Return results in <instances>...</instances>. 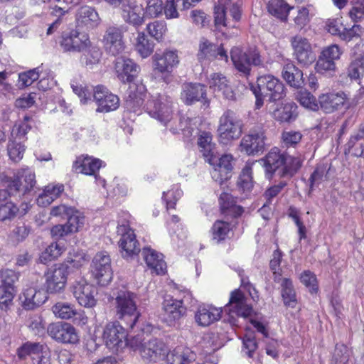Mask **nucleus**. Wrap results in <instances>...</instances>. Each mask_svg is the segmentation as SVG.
Listing matches in <instances>:
<instances>
[{
    "label": "nucleus",
    "instance_id": "nucleus-1",
    "mask_svg": "<svg viewBox=\"0 0 364 364\" xmlns=\"http://www.w3.org/2000/svg\"><path fill=\"white\" fill-rule=\"evenodd\" d=\"M260 161L269 179H272L274 175L279 178H290L297 173L302 165L299 158L292 156L277 147L272 148L260 159Z\"/></svg>",
    "mask_w": 364,
    "mask_h": 364
},
{
    "label": "nucleus",
    "instance_id": "nucleus-2",
    "mask_svg": "<svg viewBox=\"0 0 364 364\" xmlns=\"http://www.w3.org/2000/svg\"><path fill=\"white\" fill-rule=\"evenodd\" d=\"M250 87L256 98L255 107L257 109L262 107L264 97H268L270 102H274L285 96L284 84L272 75L257 77V85L250 84Z\"/></svg>",
    "mask_w": 364,
    "mask_h": 364
},
{
    "label": "nucleus",
    "instance_id": "nucleus-3",
    "mask_svg": "<svg viewBox=\"0 0 364 364\" xmlns=\"http://www.w3.org/2000/svg\"><path fill=\"white\" fill-rule=\"evenodd\" d=\"M114 296L113 305L117 318L124 320L127 326L133 328L140 316L137 310L136 294L126 289H120L114 293Z\"/></svg>",
    "mask_w": 364,
    "mask_h": 364
},
{
    "label": "nucleus",
    "instance_id": "nucleus-4",
    "mask_svg": "<svg viewBox=\"0 0 364 364\" xmlns=\"http://www.w3.org/2000/svg\"><path fill=\"white\" fill-rule=\"evenodd\" d=\"M242 121L231 109L226 110L220 117L217 132L219 140L224 144L238 139L243 129Z\"/></svg>",
    "mask_w": 364,
    "mask_h": 364
},
{
    "label": "nucleus",
    "instance_id": "nucleus-5",
    "mask_svg": "<svg viewBox=\"0 0 364 364\" xmlns=\"http://www.w3.org/2000/svg\"><path fill=\"white\" fill-rule=\"evenodd\" d=\"M230 58L235 68L245 76L250 75L252 66H262L263 60L259 52L255 49L243 51L235 47L230 51Z\"/></svg>",
    "mask_w": 364,
    "mask_h": 364
},
{
    "label": "nucleus",
    "instance_id": "nucleus-6",
    "mask_svg": "<svg viewBox=\"0 0 364 364\" xmlns=\"http://www.w3.org/2000/svg\"><path fill=\"white\" fill-rule=\"evenodd\" d=\"M125 30L122 26L112 25L105 30L102 38L105 52L111 56H117L126 49Z\"/></svg>",
    "mask_w": 364,
    "mask_h": 364
},
{
    "label": "nucleus",
    "instance_id": "nucleus-7",
    "mask_svg": "<svg viewBox=\"0 0 364 364\" xmlns=\"http://www.w3.org/2000/svg\"><path fill=\"white\" fill-rule=\"evenodd\" d=\"M146 109L150 116L164 124L172 119V100L168 96L159 95L149 100L146 103Z\"/></svg>",
    "mask_w": 364,
    "mask_h": 364
},
{
    "label": "nucleus",
    "instance_id": "nucleus-8",
    "mask_svg": "<svg viewBox=\"0 0 364 364\" xmlns=\"http://www.w3.org/2000/svg\"><path fill=\"white\" fill-rule=\"evenodd\" d=\"M290 43L293 49V56L299 65L306 67L316 60V55L306 38L296 35L291 38Z\"/></svg>",
    "mask_w": 364,
    "mask_h": 364
},
{
    "label": "nucleus",
    "instance_id": "nucleus-9",
    "mask_svg": "<svg viewBox=\"0 0 364 364\" xmlns=\"http://www.w3.org/2000/svg\"><path fill=\"white\" fill-rule=\"evenodd\" d=\"M92 275L101 286H106L112 279L113 272L111 267V259L106 252L96 254L92 260Z\"/></svg>",
    "mask_w": 364,
    "mask_h": 364
},
{
    "label": "nucleus",
    "instance_id": "nucleus-10",
    "mask_svg": "<svg viewBox=\"0 0 364 364\" xmlns=\"http://www.w3.org/2000/svg\"><path fill=\"white\" fill-rule=\"evenodd\" d=\"M265 138L263 128L260 126L255 127L242 139L240 142L242 150L248 155L262 153L265 149Z\"/></svg>",
    "mask_w": 364,
    "mask_h": 364
},
{
    "label": "nucleus",
    "instance_id": "nucleus-11",
    "mask_svg": "<svg viewBox=\"0 0 364 364\" xmlns=\"http://www.w3.org/2000/svg\"><path fill=\"white\" fill-rule=\"evenodd\" d=\"M70 289L74 297L80 306L90 308L96 304L97 289L85 279L81 278L78 281L75 280Z\"/></svg>",
    "mask_w": 364,
    "mask_h": 364
},
{
    "label": "nucleus",
    "instance_id": "nucleus-12",
    "mask_svg": "<svg viewBox=\"0 0 364 364\" xmlns=\"http://www.w3.org/2000/svg\"><path fill=\"white\" fill-rule=\"evenodd\" d=\"M60 43L65 51L81 52L90 48L91 42L87 33L72 30L63 33Z\"/></svg>",
    "mask_w": 364,
    "mask_h": 364
},
{
    "label": "nucleus",
    "instance_id": "nucleus-13",
    "mask_svg": "<svg viewBox=\"0 0 364 364\" xmlns=\"http://www.w3.org/2000/svg\"><path fill=\"white\" fill-rule=\"evenodd\" d=\"M181 97L186 105H192L197 102H201L205 107H208L210 105V100L207 97L206 87L200 83H183Z\"/></svg>",
    "mask_w": 364,
    "mask_h": 364
},
{
    "label": "nucleus",
    "instance_id": "nucleus-14",
    "mask_svg": "<svg viewBox=\"0 0 364 364\" xmlns=\"http://www.w3.org/2000/svg\"><path fill=\"white\" fill-rule=\"evenodd\" d=\"M48 333L53 339L63 343H76L79 340L75 327L65 322L50 323L48 327Z\"/></svg>",
    "mask_w": 364,
    "mask_h": 364
},
{
    "label": "nucleus",
    "instance_id": "nucleus-15",
    "mask_svg": "<svg viewBox=\"0 0 364 364\" xmlns=\"http://www.w3.org/2000/svg\"><path fill=\"white\" fill-rule=\"evenodd\" d=\"M217 58L224 60L225 62L228 61V56L222 44L218 46L205 38H200L197 53L198 60L200 63H203L213 60Z\"/></svg>",
    "mask_w": 364,
    "mask_h": 364
},
{
    "label": "nucleus",
    "instance_id": "nucleus-16",
    "mask_svg": "<svg viewBox=\"0 0 364 364\" xmlns=\"http://www.w3.org/2000/svg\"><path fill=\"white\" fill-rule=\"evenodd\" d=\"M125 336L124 328L117 321L108 323L102 335L106 346L113 352H117L122 348Z\"/></svg>",
    "mask_w": 364,
    "mask_h": 364
},
{
    "label": "nucleus",
    "instance_id": "nucleus-17",
    "mask_svg": "<svg viewBox=\"0 0 364 364\" xmlns=\"http://www.w3.org/2000/svg\"><path fill=\"white\" fill-rule=\"evenodd\" d=\"M93 97L97 105V112H109L117 109L119 105V97L102 85L95 87Z\"/></svg>",
    "mask_w": 364,
    "mask_h": 364
},
{
    "label": "nucleus",
    "instance_id": "nucleus-18",
    "mask_svg": "<svg viewBox=\"0 0 364 364\" xmlns=\"http://www.w3.org/2000/svg\"><path fill=\"white\" fill-rule=\"evenodd\" d=\"M139 353L141 358L149 362H157L162 360L166 353V348L165 343L157 338H152L141 344Z\"/></svg>",
    "mask_w": 364,
    "mask_h": 364
},
{
    "label": "nucleus",
    "instance_id": "nucleus-19",
    "mask_svg": "<svg viewBox=\"0 0 364 364\" xmlns=\"http://www.w3.org/2000/svg\"><path fill=\"white\" fill-rule=\"evenodd\" d=\"M246 301L244 294L240 291L235 290L231 293L229 303L225 305L224 310L231 317L234 315L247 317L251 315L252 309Z\"/></svg>",
    "mask_w": 364,
    "mask_h": 364
},
{
    "label": "nucleus",
    "instance_id": "nucleus-20",
    "mask_svg": "<svg viewBox=\"0 0 364 364\" xmlns=\"http://www.w3.org/2000/svg\"><path fill=\"white\" fill-rule=\"evenodd\" d=\"M127 227L122 225L118 228L117 232L122 233V237L119 241V247L123 257H132L140 252L139 242L136 239L134 231H126Z\"/></svg>",
    "mask_w": 364,
    "mask_h": 364
},
{
    "label": "nucleus",
    "instance_id": "nucleus-21",
    "mask_svg": "<svg viewBox=\"0 0 364 364\" xmlns=\"http://www.w3.org/2000/svg\"><path fill=\"white\" fill-rule=\"evenodd\" d=\"M155 72H172L180 62L177 50H165L162 54L156 53L152 57Z\"/></svg>",
    "mask_w": 364,
    "mask_h": 364
},
{
    "label": "nucleus",
    "instance_id": "nucleus-22",
    "mask_svg": "<svg viewBox=\"0 0 364 364\" xmlns=\"http://www.w3.org/2000/svg\"><path fill=\"white\" fill-rule=\"evenodd\" d=\"M67 267L60 264H56L54 269L48 272L46 277L47 291L51 294L59 292L63 289L66 284Z\"/></svg>",
    "mask_w": 364,
    "mask_h": 364
},
{
    "label": "nucleus",
    "instance_id": "nucleus-23",
    "mask_svg": "<svg viewBox=\"0 0 364 364\" xmlns=\"http://www.w3.org/2000/svg\"><path fill=\"white\" fill-rule=\"evenodd\" d=\"M118 79L123 83L132 82L136 77L139 67L130 58H118L115 63Z\"/></svg>",
    "mask_w": 364,
    "mask_h": 364
},
{
    "label": "nucleus",
    "instance_id": "nucleus-24",
    "mask_svg": "<svg viewBox=\"0 0 364 364\" xmlns=\"http://www.w3.org/2000/svg\"><path fill=\"white\" fill-rule=\"evenodd\" d=\"M344 92L322 94L318 97V106L326 113H333L342 109L346 103Z\"/></svg>",
    "mask_w": 364,
    "mask_h": 364
},
{
    "label": "nucleus",
    "instance_id": "nucleus-25",
    "mask_svg": "<svg viewBox=\"0 0 364 364\" xmlns=\"http://www.w3.org/2000/svg\"><path fill=\"white\" fill-rule=\"evenodd\" d=\"M164 320L171 326L176 321L179 320L186 314V308L181 300L174 299H165L163 303Z\"/></svg>",
    "mask_w": 364,
    "mask_h": 364
},
{
    "label": "nucleus",
    "instance_id": "nucleus-26",
    "mask_svg": "<svg viewBox=\"0 0 364 364\" xmlns=\"http://www.w3.org/2000/svg\"><path fill=\"white\" fill-rule=\"evenodd\" d=\"M84 224V217L82 215L70 216L64 225H56L50 229V235L54 239H60L69 234L76 232Z\"/></svg>",
    "mask_w": 364,
    "mask_h": 364
},
{
    "label": "nucleus",
    "instance_id": "nucleus-27",
    "mask_svg": "<svg viewBox=\"0 0 364 364\" xmlns=\"http://www.w3.org/2000/svg\"><path fill=\"white\" fill-rule=\"evenodd\" d=\"M19 299L25 309L32 310L42 305L46 301L47 296L43 290L29 287L23 291Z\"/></svg>",
    "mask_w": 364,
    "mask_h": 364
},
{
    "label": "nucleus",
    "instance_id": "nucleus-28",
    "mask_svg": "<svg viewBox=\"0 0 364 364\" xmlns=\"http://www.w3.org/2000/svg\"><path fill=\"white\" fill-rule=\"evenodd\" d=\"M210 87L217 95L222 96L229 100H235V95L229 81L220 73H213L210 75Z\"/></svg>",
    "mask_w": 364,
    "mask_h": 364
},
{
    "label": "nucleus",
    "instance_id": "nucleus-29",
    "mask_svg": "<svg viewBox=\"0 0 364 364\" xmlns=\"http://www.w3.org/2000/svg\"><path fill=\"white\" fill-rule=\"evenodd\" d=\"M122 15L124 20L134 26H140L144 22L141 16V6L136 0H125L121 5Z\"/></svg>",
    "mask_w": 364,
    "mask_h": 364
},
{
    "label": "nucleus",
    "instance_id": "nucleus-30",
    "mask_svg": "<svg viewBox=\"0 0 364 364\" xmlns=\"http://www.w3.org/2000/svg\"><path fill=\"white\" fill-rule=\"evenodd\" d=\"M223 309L212 305H203L198 308L195 315L196 321L198 325L208 326L221 318Z\"/></svg>",
    "mask_w": 364,
    "mask_h": 364
},
{
    "label": "nucleus",
    "instance_id": "nucleus-31",
    "mask_svg": "<svg viewBox=\"0 0 364 364\" xmlns=\"http://www.w3.org/2000/svg\"><path fill=\"white\" fill-rule=\"evenodd\" d=\"M100 18L97 12L92 7L84 6L80 7L76 14L77 26L92 29L97 26Z\"/></svg>",
    "mask_w": 364,
    "mask_h": 364
},
{
    "label": "nucleus",
    "instance_id": "nucleus-32",
    "mask_svg": "<svg viewBox=\"0 0 364 364\" xmlns=\"http://www.w3.org/2000/svg\"><path fill=\"white\" fill-rule=\"evenodd\" d=\"M142 255L146 264L156 274H164L166 272V264L163 259V255L156 252L154 250L144 247Z\"/></svg>",
    "mask_w": 364,
    "mask_h": 364
},
{
    "label": "nucleus",
    "instance_id": "nucleus-33",
    "mask_svg": "<svg viewBox=\"0 0 364 364\" xmlns=\"http://www.w3.org/2000/svg\"><path fill=\"white\" fill-rule=\"evenodd\" d=\"M284 80L295 88H301L304 85L302 71L293 63H288L283 67L282 72Z\"/></svg>",
    "mask_w": 364,
    "mask_h": 364
},
{
    "label": "nucleus",
    "instance_id": "nucleus-34",
    "mask_svg": "<svg viewBox=\"0 0 364 364\" xmlns=\"http://www.w3.org/2000/svg\"><path fill=\"white\" fill-rule=\"evenodd\" d=\"M198 145L205 160L211 163L215 157V144L212 142V134L202 132L198 139Z\"/></svg>",
    "mask_w": 364,
    "mask_h": 364
},
{
    "label": "nucleus",
    "instance_id": "nucleus-35",
    "mask_svg": "<svg viewBox=\"0 0 364 364\" xmlns=\"http://www.w3.org/2000/svg\"><path fill=\"white\" fill-rule=\"evenodd\" d=\"M192 360H194L193 352L182 346H178L166 354L167 364H188Z\"/></svg>",
    "mask_w": 364,
    "mask_h": 364
},
{
    "label": "nucleus",
    "instance_id": "nucleus-36",
    "mask_svg": "<svg viewBox=\"0 0 364 364\" xmlns=\"http://www.w3.org/2000/svg\"><path fill=\"white\" fill-rule=\"evenodd\" d=\"M291 8L284 0H269L267 9L270 14L285 21Z\"/></svg>",
    "mask_w": 364,
    "mask_h": 364
},
{
    "label": "nucleus",
    "instance_id": "nucleus-37",
    "mask_svg": "<svg viewBox=\"0 0 364 364\" xmlns=\"http://www.w3.org/2000/svg\"><path fill=\"white\" fill-rule=\"evenodd\" d=\"M25 205L26 208H23L21 211L19 208L17 207L16 204L12 202H7L4 204L0 205V220L1 221H6V220H12L14 219L18 213L21 215H23L27 212L28 205L22 204V206Z\"/></svg>",
    "mask_w": 364,
    "mask_h": 364
},
{
    "label": "nucleus",
    "instance_id": "nucleus-38",
    "mask_svg": "<svg viewBox=\"0 0 364 364\" xmlns=\"http://www.w3.org/2000/svg\"><path fill=\"white\" fill-rule=\"evenodd\" d=\"M281 292L284 304L286 306L294 308L297 304V300L293 283L290 279L282 280Z\"/></svg>",
    "mask_w": 364,
    "mask_h": 364
},
{
    "label": "nucleus",
    "instance_id": "nucleus-39",
    "mask_svg": "<svg viewBox=\"0 0 364 364\" xmlns=\"http://www.w3.org/2000/svg\"><path fill=\"white\" fill-rule=\"evenodd\" d=\"M102 165V161L97 159L85 157L82 161L77 160L74 164V168L87 175H95Z\"/></svg>",
    "mask_w": 364,
    "mask_h": 364
},
{
    "label": "nucleus",
    "instance_id": "nucleus-40",
    "mask_svg": "<svg viewBox=\"0 0 364 364\" xmlns=\"http://www.w3.org/2000/svg\"><path fill=\"white\" fill-rule=\"evenodd\" d=\"M330 170L331 166L328 164H321L316 166L309 178L310 191H312L314 186L328 179V175Z\"/></svg>",
    "mask_w": 364,
    "mask_h": 364
},
{
    "label": "nucleus",
    "instance_id": "nucleus-41",
    "mask_svg": "<svg viewBox=\"0 0 364 364\" xmlns=\"http://www.w3.org/2000/svg\"><path fill=\"white\" fill-rule=\"evenodd\" d=\"M52 311L55 316L61 319H70L77 314L75 306L64 301L57 302L52 307Z\"/></svg>",
    "mask_w": 364,
    "mask_h": 364
},
{
    "label": "nucleus",
    "instance_id": "nucleus-42",
    "mask_svg": "<svg viewBox=\"0 0 364 364\" xmlns=\"http://www.w3.org/2000/svg\"><path fill=\"white\" fill-rule=\"evenodd\" d=\"M136 50L142 58L149 56L154 50V43L151 42L144 33H139L136 43Z\"/></svg>",
    "mask_w": 364,
    "mask_h": 364
},
{
    "label": "nucleus",
    "instance_id": "nucleus-43",
    "mask_svg": "<svg viewBox=\"0 0 364 364\" xmlns=\"http://www.w3.org/2000/svg\"><path fill=\"white\" fill-rule=\"evenodd\" d=\"M0 278L2 282L1 286L5 287L14 296V284L18 279V274L12 269H2L0 271Z\"/></svg>",
    "mask_w": 364,
    "mask_h": 364
},
{
    "label": "nucleus",
    "instance_id": "nucleus-44",
    "mask_svg": "<svg viewBox=\"0 0 364 364\" xmlns=\"http://www.w3.org/2000/svg\"><path fill=\"white\" fill-rule=\"evenodd\" d=\"M296 100L300 104L309 109L316 111L319 108L316 97L306 90H300L296 94Z\"/></svg>",
    "mask_w": 364,
    "mask_h": 364
},
{
    "label": "nucleus",
    "instance_id": "nucleus-45",
    "mask_svg": "<svg viewBox=\"0 0 364 364\" xmlns=\"http://www.w3.org/2000/svg\"><path fill=\"white\" fill-rule=\"evenodd\" d=\"M17 139L15 138L14 140H9L7 146L8 155L14 162L21 160L25 152V146Z\"/></svg>",
    "mask_w": 364,
    "mask_h": 364
},
{
    "label": "nucleus",
    "instance_id": "nucleus-46",
    "mask_svg": "<svg viewBox=\"0 0 364 364\" xmlns=\"http://www.w3.org/2000/svg\"><path fill=\"white\" fill-rule=\"evenodd\" d=\"M297 117V106L293 102L285 104L282 108L278 110V119L281 122H289Z\"/></svg>",
    "mask_w": 364,
    "mask_h": 364
},
{
    "label": "nucleus",
    "instance_id": "nucleus-47",
    "mask_svg": "<svg viewBox=\"0 0 364 364\" xmlns=\"http://www.w3.org/2000/svg\"><path fill=\"white\" fill-rule=\"evenodd\" d=\"M233 158L230 154H225L219 159L218 170L215 169L213 177L215 176L218 172L224 177V179L229 178L228 173L231 172L233 168L232 165Z\"/></svg>",
    "mask_w": 364,
    "mask_h": 364
},
{
    "label": "nucleus",
    "instance_id": "nucleus-48",
    "mask_svg": "<svg viewBox=\"0 0 364 364\" xmlns=\"http://www.w3.org/2000/svg\"><path fill=\"white\" fill-rule=\"evenodd\" d=\"M146 29L151 37L160 41L167 30L166 23L164 21H154L147 25Z\"/></svg>",
    "mask_w": 364,
    "mask_h": 364
},
{
    "label": "nucleus",
    "instance_id": "nucleus-49",
    "mask_svg": "<svg viewBox=\"0 0 364 364\" xmlns=\"http://www.w3.org/2000/svg\"><path fill=\"white\" fill-rule=\"evenodd\" d=\"M302 134L299 131L285 130L282 134V142L285 147H296L301 141Z\"/></svg>",
    "mask_w": 364,
    "mask_h": 364
},
{
    "label": "nucleus",
    "instance_id": "nucleus-50",
    "mask_svg": "<svg viewBox=\"0 0 364 364\" xmlns=\"http://www.w3.org/2000/svg\"><path fill=\"white\" fill-rule=\"evenodd\" d=\"M350 352L343 344H337L333 353L331 364H348Z\"/></svg>",
    "mask_w": 364,
    "mask_h": 364
},
{
    "label": "nucleus",
    "instance_id": "nucleus-51",
    "mask_svg": "<svg viewBox=\"0 0 364 364\" xmlns=\"http://www.w3.org/2000/svg\"><path fill=\"white\" fill-rule=\"evenodd\" d=\"M230 230L228 223L222 220L215 222L212 228L213 240H216L217 242L225 240Z\"/></svg>",
    "mask_w": 364,
    "mask_h": 364
},
{
    "label": "nucleus",
    "instance_id": "nucleus-52",
    "mask_svg": "<svg viewBox=\"0 0 364 364\" xmlns=\"http://www.w3.org/2000/svg\"><path fill=\"white\" fill-rule=\"evenodd\" d=\"M2 186L9 193L10 196L16 194L19 191L23 182L20 181L18 176L16 178H10L8 176H1Z\"/></svg>",
    "mask_w": 364,
    "mask_h": 364
},
{
    "label": "nucleus",
    "instance_id": "nucleus-53",
    "mask_svg": "<svg viewBox=\"0 0 364 364\" xmlns=\"http://www.w3.org/2000/svg\"><path fill=\"white\" fill-rule=\"evenodd\" d=\"M88 51L86 54L81 57V63L86 66H92L100 62L102 53L97 47L90 46L87 48Z\"/></svg>",
    "mask_w": 364,
    "mask_h": 364
},
{
    "label": "nucleus",
    "instance_id": "nucleus-54",
    "mask_svg": "<svg viewBox=\"0 0 364 364\" xmlns=\"http://www.w3.org/2000/svg\"><path fill=\"white\" fill-rule=\"evenodd\" d=\"M39 77L40 68L20 73L18 75L20 86L22 87L30 86L34 81L37 80Z\"/></svg>",
    "mask_w": 364,
    "mask_h": 364
},
{
    "label": "nucleus",
    "instance_id": "nucleus-55",
    "mask_svg": "<svg viewBox=\"0 0 364 364\" xmlns=\"http://www.w3.org/2000/svg\"><path fill=\"white\" fill-rule=\"evenodd\" d=\"M164 5L161 0H148L144 14L150 18H156L163 12Z\"/></svg>",
    "mask_w": 364,
    "mask_h": 364
},
{
    "label": "nucleus",
    "instance_id": "nucleus-56",
    "mask_svg": "<svg viewBox=\"0 0 364 364\" xmlns=\"http://www.w3.org/2000/svg\"><path fill=\"white\" fill-rule=\"evenodd\" d=\"M42 344L39 343H26L21 346L17 350V355L21 360H24L28 355L33 358V355H35L38 353V349L41 348Z\"/></svg>",
    "mask_w": 364,
    "mask_h": 364
},
{
    "label": "nucleus",
    "instance_id": "nucleus-57",
    "mask_svg": "<svg viewBox=\"0 0 364 364\" xmlns=\"http://www.w3.org/2000/svg\"><path fill=\"white\" fill-rule=\"evenodd\" d=\"M310 21L309 10L305 6L298 7L296 16L294 18L295 26L301 30Z\"/></svg>",
    "mask_w": 364,
    "mask_h": 364
},
{
    "label": "nucleus",
    "instance_id": "nucleus-58",
    "mask_svg": "<svg viewBox=\"0 0 364 364\" xmlns=\"http://www.w3.org/2000/svg\"><path fill=\"white\" fill-rule=\"evenodd\" d=\"M30 231V228L24 223L18 224L12 230L11 237L15 242L19 243L26 240Z\"/></svg>",
    "mask_w": 364,
    "mask_h": 364
},
{
    "label": "nucleus",
    "instance_id": "nucleus-59",
    "mask_svg": "<svg viewBox=\"0 0 364 364\" xmlns=\"http://www.w3.org/2000/svg\"><path fill=\"white\" fill-rule=\"evenodd\" d=\"M50 215L55 217L67 218V220H68L70 216L81 214L78 211L72 208L71 207H68L65 205H60L55 206L51 209Z\"/></svg>",
    "mask_w": 364,
    "mask_h": 364
},
{
    "label": "nucleus",
    "instance_id": "nucleus-60",
    "mask_svg": "<svg viewBox=\"0 0 364 364\" xmlns=\"http://www.w3.org/2000/svg\"><path fill=\"white\" fill-rule=\"evenodd\" d=\"M50 357V351L48 348L42 344L38 353L33 355L32 361L33 364H51Z\"/></svg>",
    "mask_w": 364,
    "mask_h": 364
},
{
    "label": "nucleus",
    "instance_id": "nucleus-61",
    "mask_svg": "<svg viewBox=\"0 0 364 364\" xmlns=\"http://www.w3.org/2000/svg\"><path fill=\"white\" fill-rule=\"evenodd\" d=\"M363 33V28L360 25H354L350 28H343L340 38L345 41L358 39Z\"/></svg>",
    "mask_w": 364,
    "mask_h": 364
},
{
    "label": "nucleus",
    "instance_id": "nucleus-62",
    "mask_svg": "<svg viewBox=\"0 0 364 364\" xmlns=\"http://www.w3.org/2000/svg\"><path fill=\"white\" fill-rule=\"evenodd\" d=\"M63 247L60 246L58 243H52L42 253V255L41 256V259H55L61 255V254L63 253Z\"/></svg>",
    "mask_w": 364,
    "mask_h": 364
},
{
    "label": "nucleus",
    "instance_id": "nucleus-63",
    "mask_svg": "<svg viewBox=\"0 0 364 364\" xmlns=\"http://www.w3.org/2000/svg\"><path fill=\"white\" fill-rule=\"evenodd\" d=\"M237 183L243 191H249L252 189L253 183L250 168L243 169Z\"/></svg>",
    "mask_w": 364,
    "mask_h": 364
},
{
    "label": "nucleus",
    "instance_id": "nucleus-64",
    "mask_svg": "<svg viewBox=\"0 0 364 364\" xmlns=\"http://www.w3.org/2000/svg\"><path fill=\"white\" fill-rule=\"evenodd\" d=\"M18 177L20 178V181L24 183L23 188L25 191H30L36 184V176L29 169L23 170L21 173H19Z\"/></svg>",
    "mask_w": 364,
    "mask_h": 364
}]
</instances>
